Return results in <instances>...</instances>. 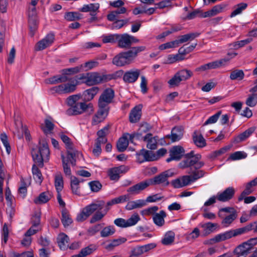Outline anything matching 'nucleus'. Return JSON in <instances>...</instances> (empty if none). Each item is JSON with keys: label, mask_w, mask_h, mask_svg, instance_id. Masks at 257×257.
I'll list each match as a JSON object with an SVG mask.
<instances>
[{"label": "nucleus", "mask_w": 257, "mask_h": 257, "mask_svg": "<svg viewBox=\"0 0 257 257\" xmlns=\"http://www.w3.org/2000/svg\"><path fill=\"white\" fill-rule=\"evenodd\" d=\"M201 159V155L194 154L193 152L185 155V159L179 163V167L183 169L189 168V171L187 173L190 175L183 176L173 181L172 183L175 188H179L187 186L204 176V172L199 170L204 165Z\"/></svg>", "instance_id": "nucleus-1"}, {"label": "nucleus", "mask_w": 257, "mask_h": 257, "mask_svg": "<svg viewBox=\"0 0 257 257\" xmlns=\"http://www.w3.org/2000/svg\"><path fill=\"white\" fill-rule=\"evenodd\" d=\"M80 94L72 95L66 99V103L71 107L66 111L69 115H78L85 112L92 113L94 111L93 106L91 103L87 104L85 102H78L80 99Z\"/></svg>", "instance_id": "nucleus-2"}, {"label": "nucleus", "mask_w": 257, "mask_h": 257, "mask_svg": "<svg viewBox=\"0 0 257 257\" xmlns=\"http://www.w3.org/2000/svg\"><path fill=\"white\" fill-rule=\"evenodd\" d=\"M145 50L146 47L144 46L132 47L130 50L116 55L113 58L112 63L118 67L130 64L137 57L138 53Z\"/></svg>", "instance_id": "nucleus-3"}, {"label": "nucleus", "mask_w": 257, "mask_h": 257, "mask_svg": "<svg viewBox=\"0 0 257 257\" xmlns=\"http://www.w3.org/2000/svg\"><path fill=\"white\" fill-rule=\"evenodd\" d=\"M31 153L35 163L42 167L43 162H47L49 159L50 151L47 143L45 141L40 142L39 146L32 150Z\"/></svg>", "instance_id": "nucleus-4"}, {"label": "nucleus", "mask_w": 257, "mask_h": 257, "mask_svg": "<svg viewBox=\"0 0 257 257\" xmlns=\"http://www.w3.org/2000/svg\"><path fill=\"white\" fill-rule=\"evenodd\" d=\"M104 202L102 201L92 202L83 208L77 214L76 220L78 222H83L86 220L90 216L92 215L97 210L102 209Z\"/></svg>", "instance_id": "nucleus-5"}, {"label": "nucleus", "mask_w": 257, "mask_h": 257, "mask_svg": "<svg viewBox=\"0 0 257 257\" xmlns=\"http://www.w3.org/2000/svg\"><path fill=\"white\" fill-rule=\"evenodd\" d=\"M67 80H69L68 83L54 86L52 89L58 93H69L74 92L79 82L76 78L68 79Z\"/></svg>", "instance_id": "nucleus-6"}, {"label": "nucleus", "mask_w": 257, "mask_h": 257, "mask_svg": "<svg viewBox=\"0 0 257 257\" xmlns=\"http://www.w3.org/2000/svg\"><path fill=\"white\" fill-rule=\"evenodd\" d=\"M256 244H257V237L251 238L238 245L234 249V253L238 256L246 255Z\"/></svg>", "instance_id": "nucleus-7"}, {"label": "nucleus", "mask_w": 257, "mask_h": 257, "mask_svg": "<svg viewBox=\"0 0 257 257\" xmlns=\"http://www.w3.org/2000/svg\"><path fill=\"white\" fill-rule=\"evenodd\" d=\"M235 236H237V235L235 229H230L218 234L213 238L205 240L203 242V244L205 245H212L215 243L223 241Z\"/></svg>", "instance_id": "nucleus-8"}, {"label": "nucleus", "mask_w": 257, "mask_h": 257, "mask_svg": "<svg viewBox=\"0 0 257 257\" xmlns=\"http://www.w3.org/2000/svg\"><path fill=\"white\" fill-rule=\"evenodd\" d=\"M193 73L187 69H183L176 73L174 76L168 81V83L171 87L179 85L182 81H185L190 78Z\"/></svg>", "instance_id": "nucleus-9"}, {"label": "nucleus", "mask_w": 257, "mask_h": 257, "mask_svg": "<svg viewBox=\"0 0 257 257\" xmlns=\"http://www.w3.org/2000/svg\"><path fill=\"white\" fill-rule=\"evenodd\" d=\"M114 96V91L111 88L105 89L101 94L98 100L99 108H106L112 101Z\"/></svg>", "instance_id": "nucleus-10"}, {"label": "nucleus", "mask_w": 257, "mask_h": 257, "mask_svg": "<svg viewBox=\"0 0 257 257\" xmlns=\"http://www.w3.org/2000/svg\"><path fill=\"white\" fill-rule=\"evenodd\" d=\"M118 38V46L121 48H127L133 44L139 42V39L126 33L119 35Z\"/></svg>", "instance_id": "nucleus-11"}, {"label": "nucleus", "mask_w": 257, "mask_h": 257, "mask_svg": "<svg viewBox=\"0 0 257 257\" xmlns=\"http://www.w3.org/2000/svg\"><path fill=\"white\" fill-rule=\"evenodd\" d=\"M38 1H36V3L34 4L31 0V5L29 6L28 8V17H29V24L30 29H36L37 22L36 19V10L35 6L37 5Z\"/></svg>", "instance_id": "nucleus-12"}, {"label": "nucleus", "mask_w": 257, "mask_h": 257, "mask_svg": "<svg viewBox=\"0 0 257 257\" xmlns=\"http://www.w3.org/2000/svg\"><path fill=\"white\" fill-rule=\"evenodd\" d=\"M150 181H148V180L142 181L128 188L127 189V192L129 194L132 195L139 194L141 191L150 186Z\"/></svg>", "instance_id": "nucleus-13"}, {"label": "nucleus", "mask_w": 257, "mask_h": 257, "mask_svg": "<svg viewBox=\"0 0 257 257\" xmlns=\"http://www.w3.org/2000/svg\"><path fill=\"white\" fill-rule=\"evenodd\" d=\"M128 170V167L125 166L112 168L108 170V175L110 180L117 181L120 178V175L126 173Z\"/></svg>", "instance_id": "nucleus-14"}, {"label": "nucleus", "mask_w": 257, "mask_h": 257, "mask_svg": "<svg viewBox=\"0 0 257 257\" xmlns=\"http://www.w3.org/2000/svg\"><path fill=\"white\" fill-rule=\"evenodd\" d=\"M185 151L181 146H174L170 149V157L167 159L166 161L169 163L173 160L178 161L181 159Z\"/></svg>", "instance_id": "nucleus-15"}, {"label": "nucleus", "mask_w": 257, "mask_h": 257, "mask_svg": "<svg viewBox=\"0 0 257 257\" xmlns=\"http://www.w3.org/2000/svg\"><path fill=\"white\" fill-rule=\"evenodd\" d=\"M173 175L174 173L173 172L168 170L155 176L153 179L148 180V181H150V185L164 183L167 181L169 177L173 176Z\"/></svg>", "instance_id": "nucleus-16"}, {"label": "nucleus", "mask_w": 257, "mask_h": 257, "mask_svg": "<svg viewBox=\"0 0 257 257\" xmlns=\"http://www.w3.org/2000/svg\"><path fill=\"white\" fill-rule=\"evenodd\" d=\"M54 40V35L53 34H48L44 38L39 41L36 45V50H43L52 44Z\"/></svg>", "instance_id": "nucleus-17"}, {"label": "nucleus", "mask_w": 257, "mask_h": 257, "mask_svg": "<svg viewBox=\"0 0 257 257\" xmlns=\"http://www.w3.org/2000/svg\"><path fill=\"white\" fill-rule=\"evenodd\" d=\"M235 190L232 187L227 188L223 191L217 194V200L221 202H226L230 200L234 196Z\"/></svg>", "instance_id": "nucleus-18"}, {"label": "nucleus", "mask_w": 257, "mask_h": 257, "mask_svg": "<svg viewBox=\"0 0 257 257\" xmlns=\"http://www.w3.org/2000/svg\"><path fill=\"white\" fill-rule=\"evenodd\" d=\"M140 74V70L138 69H131L126 71L123 75V80L126 83L136 82Z\"/></svg>", "instance_id": "nucleus-19"}, {"label": "nucleus", "mask_w": 257, "mask_h": 257, "mask_svg": "<svg viewBox=\"0 0 257 257\" xmlns=\"http://www.w3.org/2000/svg\"><path fill=\"white\" fill-rule=\"evenodd\" d=\"M104 78V76L97 72L88 73L87 80L86 84L89 86L96 85L102 82Z\"/></svg>", "instance_id": "nucleus-20"}, {"label": "nucleus", "mask_w": 257, "mask_h": 257, "mask_svg": "<svg viewBox=\"0 0 257 257\" xmlns=\"http://www.w3.org/2000/svg\"><path fill=\"white\" fill-rule=\"evenodd\" d=\"M108 110L107 108H99L98 111L94 115L92 120V124L96 125L102 121L106 117Z\"/></svg>", "instance_id": "nucleus-21"}, {"label": "nucleus", "mask_w": 257, "mask_h": 257, "mask_svg": "<svg viewBox=\"0 0 257 257\" xmlns=\"http://www.w3.org/2000/svg\"><path fill=\"white\" fill-rule=\"evenodd\" d=\"M226 6L223 4L217 5L214 6L211 10L204 12L201 16L203 18L212 17L223 12Z\"/></svg>", "instance_id": "nucleus-22"}, {"label": "nucleus", "mask_w": 257, "mask_h": 257, "mask_svg": "<svg viewBox=\"0 0 257 257\" xmlns=\"http://www.w3.org/2000/svg\"><path fill=\"white\" fill-rule=\"evenodd\" d=\"M69 240V237L64 233L59 234L57 238V243L61 250H66L68 248Z\"/></svg>", "instance_id": "nucleus-23"}, {"label": "nucleus", "mask_w": 257, "mask_h": 257, "mask_svg": "<svg viewBox=\"0 0 257 257\" xmlns=\"http://www.w3.org/2000/svg\"><path fill=\"white\" fill-rule=\"evenodd\" d=\"M166 216V213L164 210H161L159 213H156L152 217L154 224L158 227L163 226L165 224L164 219Z\"/></svg>", "instance_id": "nucleus-24"}, {"label": "nucleus", "mask_w": 257, "mask_h": 257, "mask_svg": "<svg viewBox=\"0 0 257 257\" xmlns=\"http://www.w3.org/2000/svg\"><path fill=\"white\" fill-rule=\"evenodd\" d=\"M147 203L143 199H139L135 201H130L127 202L125 208L127 210L140 208L146 206Z\"/></svg>", "instance_id": "nucleus-25"}, {"label": "nucleus", "mask_w": 257, "mask_h": 257, "mask_svg": "<svg viewBox=\"0 0 257 257\" xmlns=\"http://www.w3.org/2000/svg\"><path fill=\"white\" fill-rule=\"evenodd\" d=\"M200 34L197 32L190 33L179 37L178 39L176 40L178 46L180 44L191 41L199 36Z\"/></svg>", "instance_id": "nucleus-26"}, {"label": "nucleus", "mask_w": 257, "mask_h": 257, "mask_svg": "<svg viewBox=\"0 0 257 257\" xmlns=\"http://www.w3.org/2000/svg\"><path fill=\"white\" fill-rule=\"evenodd\" d=\"M143 141L147 142V147L151 150H155L157 147V139L156 137H153L150 133L147 134L143 137Z\"/></svg>", "instance_id": "nucleus-27"}, {"label": "nucleus", "mask_w": 257, "mask_h": 257, "mask_svg": "<svg viewBox=\"0 0 257 257\" xmlns=\"http://www.w3.org/2000/svg\"><path fill=\"white\" fill-rule=\"evenodd\" d=\"M251 230H253L254 232H257V222L247 224L244 227L235 229L237 236L246 233Z\"/></svg>", "instance_id": "nucleus-28"}, {"label": "nucleus", "mask_w": 257, "mask_h": 257, "mask_svg": "<svg viewBox=\"0 0 257 257\" xmlns=\"http://www.w3.org/2000/svg\"><path fill=\"white\" fill-rule=\"evenodd\" d=\"M128 135V134H125L118 140L117 143V148L119 152H123L127 148L129 144Z\"/></svg>", "instance_id": "nucleus-29"}, {"label": "nucleus", "mask_w": 257, "mask_h": 257, "mask_svg": "<svg viewBox=\"0 0 257 257\" xmlns=\"http://www.w3.org/2000/svg\"><path fill=\"white\" fill-rule=\"evenodd\" d=\"M126 238L125 237H119L111 240L105 246V248L108 250H112L114 247L119 246L125 242Z\"/></svg>", "instance_id": "nucleus-30"}, {"label": "nucleus", "mask_w": 257, "mask_h": 257, "mask_svg": "<svg viewBox=\"0 0 257 257\" xmlns=\"http://www.w3.org/2000/svg\"><path fill=\"white\" fill-rule=\"evenodd\" d=\"M141 105L135 106L131 111L130 114V120L131 122H136L138 121L141 115Z\"/></svg>", "instance_id": "nucleus-31"}, {"label": "nucleus", "mask_w": 257, "mask_h": 257, "mask_svg": "<svg viewBox=\"0 0 257 257\" xmlns=\"http://www.w3.org/2000/svg\"><path fill=\"white\" fill-rule=\"evenodd\" d=\"M183 136L182 130L180 127H175L171 131V135H168L166 137L170 138L172 142L180 140Z\"/></svg>", "instance_id": "nucleus-32"}, {"label": "nucleus", "mask_w": 257, "mask_h": 257, "mask_svg": "<svg viewBox=\"0 0 257 257\" xmlns=\"http://www.w3.org/2000/svg\"><path fill=\"white\" fill-rule=\"evenodd\" d=\"M149 130V125L147 123H145L144 124H142L141 127H140L139 130V133H134L132 134H129L128 135V141H130L131 143H133V140L135 137L138 138V139H139V136H141L143 134V133H146L147 131H148Z\"/></svg>", "instance_id": "nucleus-33"}, {"label": "nucleus", "mask_w": 257, "mask_h": 257, "mask_svg": "<svg viewBox=\"0 0 257 257\" xmlns=\"http://www.w3.org/2000/svg\"><path fill=\"white\" fill-rule=\"evenodd\" d=\"M175 234L172 231H167L162 239V243L164 245H169L172 244L175 240Z\"/></svg>", "instance_id": "nucleus-34"}, {"label": "nucleus", "mask_w": 257, "mask_h": 257, "mask_svg": "<svg viewBox=\"0 0 257 257\" xmlns=\"http://www.w3.org/2000/svg\"><path fill=\"white\" fill-rule=\"evenodd\" d=\"M98 91L99 88L97 86L92 87L85 90L83 92L85 99L88 101L92 100Z\"/></svg>", "instance_id": "nucleus-35"}, {"label": "nucleus", "mask_w": 257, "mask_h": 257, "mask_svg": "<svg viewBox=\"0 0 257 257\" xmlns=\"http://www.w3.org/2000/svg\"><path fill=\"white\" fill-rule=\"evenodd\" d=\"M52 195L50 192H44L41 193L38 198L34 200L36 204H43L47 202L51 198Z\"/></svg>", "instance_id": "nucleus-36"}, {"label": "nucleus", "mask_w": 257, "mask_h": 257, "mask_svg": "<svg viewBox=\"0 0 257 257\" xmlns=\"http://www.w3.org/2000/svg\"><path fill=\"white\" fill-rule=\"evenodd\" d=\"M201 227L203 228V235L206 236L213 232L215 230L217 227V224L208 222L202 224Z\"/></svg>", "instance_id": "nucleus-37"}, {"label": "nucleus", "mask_w": 257, "mask_h": 257, "mask_svg": "<svg viewBox=\"0 0 257 257\" xmlns=\"http://www.w3.org/2000/svg\"><path fill=\"white\" fill-rule=\"evenodd\" d=\"M108 209L109 208H108L106 210H104V211H100L99 210H97V211L95 212L91 217L89 221L90 223L93 224L101 220L104 216L106 214Z\"/></svg>", "instance_id": "nucleus-38"}, {"label": "nucleus", "mask_w": 257, "mask_h": 257, "mask_svg": "<svg viewBox=\"0 0 257 257\" xmlns=\"http://www.w3.org/2000/svg\"><path fill=\"white\" fill-rule=\"evenodd\" d=\"M68 78L65 76L57 75L46 79V82L48 84H55L67 81Z\"/></svg>", "instance_id": "nucleus-39"}, {"label": "nucleus", "mask_w": 257, "mask_h": 257, "mask_svg": "<svg viewBox=\"0 0 257 257\" xmlns=\"http://www.w3.org/2000/svg\"><path fill=\"white\" fill-rule=\"evenodd\" d=\"M64 182L62 174L60 173L55 175V187L57 193L62 191L63 188Z\"/></svg>", "instance_id": "nucleus-40"}, {"label": "nucleus", "mask_w": 257, "mask_h": 257, "mask_svg": "<svg viewBox=\"0 0 257 257\" xmlns=\"http://www.w3.org/2000/svg\"><path fill=\"white\" fill-rule=\"evenodd\" d=\"M158 210L159 207L157 206H153L143 209L141 211L140 213L143 216H154L156 213H157V212Z\"/></svg>", "instance_id": "nucleus-41"}, {"label": "nucleus", "mask_w": 257, "mask_h": 257, "mask_svg": "<svg viewBox=\"0 0 257 257\" xmlns=\"http://www.w3.org/2000/svg\"><path fill=\"white\" fill-rule=\"evenodd\" d=\"M247 5L246 3H241L235 5L234 7V10L231 13L230 17L231 18L242 13V11L247 8Z\"/></svg>", "instance_id": "nucleus-42"}, {"label": "nucleus", "mask_w": 257, "mask_h": 257, "mask_svg": "<svg viewBox=\"0 0 257 257\" xmlns=\"http://www.w3.org/2000/svg\"><path fill=\"white\" fill-rule=\"evenodd\" d=\"M96 248L95 245H90L86 247L81 249L79 253L77 254L78 257H86L88 255L91 254L96 250Z\"/></svg>", "instance_id": "nucleus-43"}, {"label": "nucleus", "mask_w": 257, "mask_h": 257, "mask_svg": "<svg viewBox=\"0 0 257 257\" xmlns=\"http://www.w3.org/2000/svg\"><path fill=\"white\" fill-rule=\"evenodd\" d=\"M32 170L33 177L36 182L39 184H41L43 181V177L41 171L36 165L33 166Z\"/></svg>", "instance_id": "nucleus-44"}, {"label": "nucleus", "mask_w": 257, "mask_h": 257, "mask_svg": "<svg viewBox=\"0 0 257 257\" xmlns=\"http://www.w3.org/2000/svg\"><path fill=\"white\" fill-rule=\"evenodd\" d=\"M119 34L104 35L102 36V40L104 43H114L117 42Z\"/></svg>", "instance_id": "nucleus-45"}, {"label": "nucleus", "mask_w": 257, "mask_h": 257, "mask_svg": "<svg viewBox=\"0 0 257 257\" xmlns=\"http://www.w3.org/2000/svg\"><path fill=\"white\" fill-rule=\"evenodd\" d=\"M62 222L65 227L69 226L72 223V219L66 209L62 211Z\"/></svg>", "instance_id": "nucleus-46"}, {"label": "nucleus", "mask_w": 257, "mask_h": 257, "mask_svg": "<svg viewBox=\"0 0 257 257\" xmlns=\"http://www.w3.org/2000/svg\"><path fill=\"white\" fill-rule=\"evenodd\" d=\"M254 191V187L248 183L245 184V189L241 193L240 195L238 197V200L239 201H241L244 198V197L250 194H251Z\"/></svg>", "instance_id": "nucleus-47"}, {"label": "nucleus", "mask_w": 257, "mask_h": 257, "mask_svg": "<svg viewBox=\"0 0 257 257\" xmlns=\"http://www.w3.org/2000/svg\"><path fill=\"white\" fill-rule=\"evenodd\" d=\"M193 141L197 147L202 148L206 145L205 140L200 134L195 133L193 135Z\"/></svg>", "instance_id": "nucleus-48"}, {"label": "nucleus", "mask_w": 257, "mask_h": 257, "mask_svg": "<svg viewBox=\"0 0 257 257\" xmlns=\"http://www.w3.org/2000/svg\"><path fill=\"white\" fill-rule=\"evenodd\" d=\"M236 212H232L224 217L222 221V224L225 227H228L236 218Z\"/></svg>", "instance_id": "nucleus-49"}, {"label": "nucleus", "mask_w": 257, "mask_h": 257, "mask_svg": "<svg viewBox=\"0 0 257 257\" xmlns=\"http://www.w3.org/2000/svg\"><path fill=\"white\" fill-rule=\"evenodd\" d=\"M54 127V124L51 120L49 119H45L44 125L42 126V130L45 134H51Z\"/></svg>", "instance_id": "nucleus-50"}, {"label": "nucleus", "mask_w": 257, "mask_h": 257, "mask_svg": "<svg viewBox=\"0 0 257 257\" xmlns=\"http://www.w3.org/2000/svg\"><path fill=\"white\" fill-rule=\"evenodd\" d=\"M98 65V62L96 61H90L85 62L83 64L80 65L81 71H88L92 68L97 67Z\"/></svg>", "instance_id": "nucleus-51"}, {"label": "nucleus", "mask_w": 257, "mask_h": 257, "mask_svg": "<svg viewBox=\"0 0 257 257\" xmlns=\"http://www.w3.org/2000/svg\"><path fill=\"white\" fill-rule=\"evenodd\" d=\"M244 73L241 70H235L232 71L230 74V78L231 80H241L243 79Z\"/></svg>", "instance_id": "nucleus-52"}, {"label": "nucleus", "mask_w": 257, "mask_h": 257, "mask_svg": "<svg viewBox=\"0 0 257 257\" xmlns=\"http://www.w3.org/2000/svg\"><path fill=\"white\" fill-rule=\"evenodd\" d=\"M140 220L141 218L138 213H133L129 218L126 219L128 227L135 225Z\"/></svg>", "instance_id": "nucleus-53"}, {"label": "nucleus", "mask_w": 257, "mask_h": 257, "mask_svg": "<svg viewBox=\"0 0 257 257\" xmlns=\"http://www.w3.org/2000/svg\"><path fill=\"white\" fill-rule=\"evenodd\" d=\"M115 230L113 226H108L102 229L100 232L101 237H106L112 235L114 233Z\"/></svg>", "instance_id": "nucleus-54"}, {"label": "nucleus", "mask_w": 257, "mask_h": 257, "mask_svg": "<svg viewBox=\"0 0 257 257\" xmlns=\"http://www.w3.org/2000/svg\"><path fill=\"white\" fill-rule=\"evenodd\" d=\"M40 224V218H37V223H34L29 229L25 233V234L31 237V235L35 234L39 229V225Z\"/></svg>", "instance_id": "nucleus-55"}, {"label": "nucleus", "mask_w": 257, "mask_h": 257, "mask_svg": "<svg viewBox=\"0 0 257 257\" xmlns=\"http://www.w3.org/2000/svg\"><path fill=\"white\" fill-rule=\"evenodd\" d=\"M254 127H250L238 136L237 139L239 141L241 142L244 141L248 138L254 131Z\"/></svg>", "instance_id": "nucleus-56"}, {"label": "nucleus", "mask_w": 257, "mask_h": 257, "mask_svg": "<svg viewBox=\"0 0 257 257\" xmlns=\"http://www.w3.org/2000/svg\"><path fill=\"white\" fill-rule=\"evenodd\" d=\"M62 159L63 168L65 174L66 176H70L71 175V171L70 167L69 166L68 159H66L63 155H61Z\"/></svg>", "instance_id": "nucleus-57"}, {"label": "nucleus", "mask_w": 257, "mask_h": 257, "mask_svg": "<svg viewBox=\"0 0 257 257\" xmlns=\"http://www.w3.org/2000/svg\"><path fill=\"white\" fill-rule=\"evenodd\" d=\"M230 147L229 146H225L218 150L215 151L210 154V157L212 159H214L218 156H220L228 151L230 149Z\"/></svg>", "instance_id": "nucleus-58"}, {"label": "nucleus", "mask_w": 257, "mask_h": 257, "mask_svg": "<svg viewBox=\"0 0 257 257\" xmlns=\"http://www.w3.org/2000/svg\"><path fill=\"white\" fill-rule=\"evenodd\" d=\"M197 45V43H195L192 44L191 45L186 48L182 47L179 49V53L180 54L183 55L188 54L192 52L195 49Z\"/></svg>", "instance_id": "nucleus-59"}, {"label": "nucleus", "mask_w": 257, "mask_h": 257, "mask_svg": "<svg viewBox=\"0 0 257 257\" xmlns=\"http://www.w3.org/2000/svg\"><path fill=\"white\" fill-rule=\"evenodd\" d=\"M65 18L68 21H73L81 19V15L77 12H69L65 14Z\"/></svg>", "instance_id": "nucleus-60"}, {"label": "nucleus", "mask_w": 257, "mask_h": 257, "mask_svg": "<svg viewBox=\"0 0 257 257\" xmlns=\"http://www.w3.org/2000/svg\"><path fill=\"white\" fill-rule=\"evenodd\" d=\"M245 103L250 107L254 106L257 103V95L255 94L249 95L246 99Z\"/></svg>", "instance_id": "nucleus-61"}, {"label": "nucleus", "mask_w": 257, "mask_h": 257, "mask_svg": "<svg viewBox=\"0 0 257 257\" xmlns=\"http://www.w3.org/2000/svg\"><path fill=\"white\" fill-rule=\"evenodd\" d=\"M177 47V42L176 40H174L160 45L159 49L160 50H164L167 49L174 48Z\"/></svg>", "instance_id": "nucleus-62"}, {"label": "nucleus", "mask_w": 257, "mask_h": 257, "mask_svg": "<svg viewBox=\"0 0 257 257\" xmlns=\"http://www.w3.org/2000/svg\"><path fill=\"white\" fill-rule=\"evenodd\" d=\"M146 161H153L157 160V156L152 151L143 149Z\"/></svg>", "instance_id": "nucleus-63"}, {"label": "nucleus", "mask_w": 257, "mask_h": 257, "mask_svg": "<svg viewBox=\"0 0 257 257\" xmlns=\"http://www.w3.org/2000/svg\"><path fill=\"white\" fill-rule=\"evenodd\" d=\"M89 186L92 192H98L102 187L101 184L96 181H91L89 183Z\"/></svg>", "instance_id": "nucleus-64"}]
</instances>
